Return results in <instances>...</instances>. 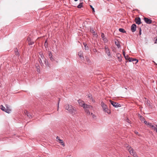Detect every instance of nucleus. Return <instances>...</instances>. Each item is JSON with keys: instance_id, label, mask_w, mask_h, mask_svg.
I'll return each mask as SVG.
<instances>
[{"instance_id": "f257e3e1", "label": "nucleus", "mask_w": 157, "mask_h": 157, "mask_svg": "<svg viewBox=\"0 0 157 157\" xmlns=\"http://www.w3.org/2000/svg\"><path fill=\"white\" fill-rule=\"evenodd\" d=\"M65 109L67 110L72 115H74L76 113V109L74 107H73L71 105L67 104L64 106Z\"/></svg>"}, {"instance_id": "f03ea898", "label": "nucleus", "mask_w": 157, "mask_h": 157, "mask_svg": "<svg viewBox=\"0 0 157 157\" xmlns=\"http://www.w3.org/2000/svg\"><path fill=\"white\" fill-rule=\"evenodd\" d=\"M93 107L92 106L86 104L83 107V108L85 112L88 115H90V112L89 111V109H91Z\"/></svg>"}, {"instance_id": "7ed1b4c3", "label": "nucleus", "mask_w": 157, "mask_h": 157, "mask_svg": "<svg viewBox=\"0 0 157 157\" xmlns=\"http://www.w3.org/2000/svg\"><path fill=\"white\" fill-rule=\"evenodd\" d=\"M109 101L111 104L115 107L117 108L118 107H121V105L120 104H119L118 103L116 102H114L111 100H110Z\"/></svg>"}, {"instance_id": "20e7f679", "label": "nucleus", "mask_w": 157, "mask_h": 157, "mask_svg": "<svg viewBox=\"0 0 157 157\" xmlns=\"http://www.w3.org/2000/svg\"><path fill=\"white\" fill-rule=\"evenodd\" d=\"M0 109L3 111H5L6 113H9L10 112V109L9 107H6V108L3 106L2 105L0 106Z\"/></svg>"}, {"instance_id": "39448f33", "label": "nucleus", "mask_w": 157, "mask_h": 157, "mask_svg": "<svg viewBox=\"0 0 157 157\" xmlns=\"http://www.w3.org/2000/svg\"><path fill=\"white\" fill-rule=\"evenodd\" d=\"M78 102L79 104V105L81 107H83L86 105L84 103V102L81 99H79L78 101Z\"/></svg>"}, {"instance_id": "423d86ee", "label": "nucleus", "mask_w": 157, "mask_h": 157, "mask_svg": "<svg viewBox=\"0 0 157 157\" xmlns=\"http://www.w3.org/2000/svg\"><path fill=\"white\" fill-rule=\"evenodd\" d=\"M135 21L136 23L138 25H140L141 23V19L139 17L135 18Z\"/></svg>"}, {"instance_id": "0eeeda50", "label": "nucleus", "mask_w": 157, "mask_h": 157, "mask_svg": "<svg viewBox=\"0 0 157 157\" xmlns=\"http://www.w3.org/2000/svg\"><path fill=\"white\" fill-rule=\"evenodd\" d=\"M144 20L145 22L147 24H150L152 23V20L146 17H145L144 18Z\"/></svg>"}, {"instance_id": "6e6552de", "label": "nucleus", "mask_w": 157, "mask_h": 157, "mask_svg": "<svg viewBox=\"0 0 157 157\" xmlns=\"http://www.w3.org/2000/svg\"><path fill=\"white\" fill-rule=\"evenodd\" d=\"M136 25L135 24H132L131 26V30L132 32H135L136 30Z\"/></svg>"}, {"instance_id": "1a4fd4ad", "label": "nucleus", "mask_w": 157, "mask_h": 157, "mask_svg": "<svg viewBox=\"0 0 157 157\" xmlns=\"http://www.w3.org/2000/svg\"><path fill=\"white\" fill-rule=\"evenodd\" d=\"M147 125L149 126V127L151 128L152 129H154L155 130V129H156V127L157 128V125H154L153 124H152L151 123H148Z\"/></svg>"}, {"instance_id": "9d476101", "label": "nucleus", "mask_w": 157, "mask_h": 157, "mask_svg": "<svg viewBox=\"0 0 157 157\" xmlns=\"http://www.w3.org/2000/svg\"><path fill=\"white\" fill-rule=\"evenodd\" d=\"M101 36L104 42L106 43L107 42L108 40L106 37L105 36L104 33H101Z\"/></svg>"}, {"instance_id": "9b49d317", "label": "nucleus", "mask_w": 157, "mask_h": 157, "mask_svg": "<svg viewBox=\"0 0 157 157\" xmlns=\"http://www.w3.org/2000/svg\"><path fill=\"white\" fill-rule=\"evenodd\" d=\"M131 155H132L134 157H138V155L136 153V152L133 150V149L132 150L131 153H130Z\"/></svg>"}, {"instance_id": "f8f14e48", "label": "nucleus", "mask_w": 157, "mask_h": 157, "mask_svg": "<svg viewBox=\"0 0 157 157\" xmlns=\"http://www.w3.org/2000/svg\"><path fill=\"white\" fill-rule=\"evenodd\" d=\"M114 42L115 44L117 45V46L118 48H119L121 47V45L120 44V42L117 39H115L114 40Z\"/></svg>"}, {"instance_id": "ddd939ff", "label": "nucleus", "mask_w": 157, "mask_h": 157, "mask_svg": "<svg viewBox=\"0 0 157 157\" xmlns=\"http://www.w3.org/2000/svg\"><path fill=\"white\" fill-rule=\"evenodd\" d=\"M117 57L119 61L121 62L122 60L121 55L119 53L117 54Z\"/></svg>"}, {"instance_id": "4468645a", "label": "nucleus", "mask_w": 157, "mask_h": 157, "mask_svg": "<svg viewBox=\"0 0 157 157\" xmlns=\"http://www.w3.org/2000/svg\"><path fill=\"white\" fill-rule=\"evenodd\" d=\"M105 52L108 56H110V53L109 51V49L108 47H105Z\"/></svg>"}, {"instance_id": "2eb2a0df", "label": "nucleus", "mask_w": 157, "mask_h": 157, "mask_svg": "<svg viewBox=\"0 0 157 157\" xmlns=\"http://www.w3.org/2000/svg\"><path fill=\"white\" fill-rule=\"evenodd\" d=\"M134 61H136V62L135 63V64H136L138 62V60L136 59L133 58L131 57L130 58V60H129V61L130 62Z\"/></svg>"}, {"instance_id": "dca6fc26", "label": "nucleus", "mask_w": 157, "mask_h": 157, "mask_svg": "<svg viewBox=\"0 0 157 157\" xmlns=\"http://www.w3.org/2000/svg\"><path fill=\"white\" fill-rule=\"evenodd\" d=\"M126 147L127 150H128L130 153H131V151L132 150L133 148L131 147V146L128 144L126 145Z\"/></svg>"}, {"instance_id": "f3484780", "label": "nucleus", "mask_w": 157, "mask_h": 157, "mask_svg": "<svg viewBox=\"0 0 157 157\" xmlns=\"http://www.w3.org/2000/svg\"><path fill=\"white\" fill-rule=\"evenodd\" d=\"M103 110L104 112L107 113L108 114H109L110 113V110L107 107L105 108Z\"/></svg>"}, {"instance_id": "a211bd4d", "label": "nucleus", "mask_w": 157, "mask_h": 157, "mask_svg": "<svg viewBox=\"0 0 157 157\" xmlns=\"http://www.w3.org/2000/svg\"><path fill=\"white\" fill-rule=\"evenodd\" d=\"M101 105L103 109L107 107V105L102 101L101 102Z\"/></svg>"}, {"instance_id": "6ab92c4d", "label": "nucleus", "mask_w": 157, "mask_h": 157, "mask_svg": "<svg viewBox=\"0 0 157 157\" xmlns=\"http://www.w3.org/2000/svg\"><path fill=\"white\" fill-rule=\"evenodd\" d=\"M14 52L15 53V54L18 56H19L20 55L19 53L18 52V49L17 48H15L14 49Z\"/></svg>"}, {"instance_id": "aec40b11", "label": "nucleus", "mask_w": 157, "mask_h": 157, "mask_svg": "<svg viewBox=\"0 0 157 157\" xmlns=\"http://www.w3.org/2000/svg\"><path fill=\"white\" fill-rule=\"evenodd\" d=\"M119 30L120 32L123 33H126V31L123 28L119 29Z\"/></svg>"}, {"instance_id": "412c9836", "label": "nucleus", "mask_w": 157, "mask_h": 157, "mask_svg": "<svg viewBox=\"0 0 157 157\" xmlns=\"http://www.w3.org/2000/svg\"><path fill=\"white\" fill-rule=\"evenodd\" d=\"M58 142H59V143L61 144V145L63 147L65 146L64 143L62 140L60 139V140H59V141Z\"/></svg>"}, {"instance_id": "4be33fe9", "label": "nucleus", "mask_w": 157, "mask_h": 157, "mask_svg": "<svg viewBox=\"0 0 157 157\" xmlns=\"http://www.w3.org/2000/svg\"><path fill=\"white\" fill-rule=\"evenodd\" d=\"M78 55L79 56V57L82 58L83 57L82 56V52L81 51H80L78 53Z\"/></svg>"}, {"instance_id": "5701e85b", "label": "nucleus", "mask_w": 157, "mask_h": 157, "mask_svg": "<svg viewBox=\"0 0 157 157\" xmlns=\"http://www.w3.org/2000/svg\"><path fill=\"white\" fill-rule=\"evenodd\" d=\"M44 63L47 66H49V63L47 59H45V60L44 61Z\"/></svg>"}, {"instance_id": "b1692460", "label": "nucleus", "mask_w": 157, "mask_h": 157, "mask_svg": "<svg viewBox=\"0 0 157 157\" xmlns=\"http://www.w3.org/2000/svg\"><path fill=\"white\" fill-rule=\"evenodd\" d=\"M83 2H81L78 6L77 7L78 8H81L83 7Z\"/></svg>"}, {"instance_id": "393cba45", "label": "nucleus", "mask_w": 157, "mask_h": 157, "mask_svg": "<svg viewBox=\"0 0 157 157\" xmlns=\"http://www.w3.org/2000/svg\"><path fill=\"white\" fill-rule=\"evenodd\" d=\"M125 59L126 60H127L129 61V60H130V59L131 57H130L128 55H126L125 56H124Z\"/></svg>"}, {"instance_id": "a878e982", "label": "nucleus", "mask_w": 157, "mask_h": 157, "mask_svg": "<svg viewBox=\"0 0 157 157\" xmlns=\"http://www.w3.org/2000/svg\"><path fill=\"white\" fill-rule=\"evenodd\" d=\"M48 43L47 42V40H46L44 43V47H45L46 48H47V47H48Z\"/></svg>"}, {"instance_id": "bb28decb", "label": "nucleus", "mask_w": 157, "mask_h": 157, "mask_svg": "<svg viewBox=\"0 0 157 157\" xmlns=\"http://www.w3.org/2000/svg\"><path fill=\"white\" fill-rule=\"evenodd\" d=\"M35 66L36 67V68L37 69V72H40V69H39V66L38 65H36Z\"/></svg>"}, {"instance_id": "cd10ccee", "label": "nucleus", "mask_w": 157, "mask_h": 157, "mask_svg": "<svg viewBox=\"0 0 157 157\" xmlns=\"http://www.w3.org/2000/svg\"><path fill=\"white\" fill-rule=\"evenodd\" d=\"M140 120L142 122L144 121L145 120V118L142 116H140Z\"/></svg>"}, {"instance_id": "c85d7f7f", "label": "nucleus", "mask_w": 157, "mask_h": 157, "mask_svg": "<svg viewBox=\"0 0 157 157\" xmlns=\"http://www.w3.org/2000/svg\"><path fill=\"white\" fill-rule=\"evenodd\" d=\"M39 62L40 63L41 65L42 66H43V63H42V60L40 58V59H39Z\"/></svg>"}, {"instance_id": "c756f323", "label": "nucleus", "mask_w": 157, "mask_h": 157, "mask_svg": "<svg viewBox=\"0 0 157 157\" xmlns=\"http://www.w3.org/2000/svg\"><path fill=\"white\" fill-rule=\"evenodd\" d=\"M34 42L33 41L31 40L28 43V44L29 45H31L34 44Z\"/></svg>"}, {"instance_id": "7c9ffc66", "label": "nucleus", "mask_w": 157, "mask_h": 157, "mask_svg": "<svg viewBox=\"0 0 157 157\" xmlns=\"http://www.w3.org/2000/svg\"><path fill=\"white\" fill-rule=\"evenodd\" d=\"M90 32L92 33H94L95 32V31L93 28H90Z\"/></svg>"}, {"instance_id": "2f4dec72", "label": "nucleus", "mask_w": 157, "mask_h": 157, "mask_svg": "<svg viewBox=\"0 0 157 157\" xmlns=\"http://www.w3.org/2000/svg\"><path fill=\"white\" fill-rule=\"evenodd\" d=\"M90 8L92 9V12L93 13H94L95 12V10H94V8L92 6H91V5H90Z\"/></svg>"}, {"instance_id": "473e14b6", "label": "nucleus", "mask_w": 157, "mask_h": 157, "mask_svg": "<svg viewBox=\"0 0 157 157\" xmlns=\"http://www.w3.org/2000/svg\"><path fill=\"white\" fill-rule=\"evenodd\" d=\"M125 121L129 124H131V121L128 118H127L125 120Z\"/></svg>"}, {"instance_id": "72a5a7b5", "label": "nucleus", "mask_w": 157, "mask_h": 157, "mask_svg": "<svg viewBox=\"0 0 157 157\" xmlns=\"http://www.w3.org/2000/svg\"><path fill=\"white\" fill-rule=\"evenodd\" d=\"M48 52H49L48 56H49V57H50L52 56L51 52H50V51H48Z\"/></svg>"}, {"instance_id": "f704fd0d", "label": "nucleus", "mask_w": 157, "mask_h": 157, "mask_svg": "<svg viewBox=\"0 0 157 157\" xmlns=\"http://www.w3.org/2000/svg\"><path fill=\"white\" fill-rule=\"evenodd\" d=\"M49 58L51 61H53L54 60V58L52 57V56L50 57Z\"/></svg>"}, {"instance_id": "c9c22d12", "label": "nucleus", "mask_w": 157, "mask_h": 157, "mask_svg": "<svg viewBox=\"0 0 157 157\" xmlns=\"http://www.w3.org/2000/svg\"><path fill=\"white\" fill-rule=\"evenodd\" d=\"M27 116L29 117V118L32 117V114H30L29 113V114L27 115Z\"/></svg>"}, {"instance_id": "e433bc0d", "label": "nucleus", "mask_w": 157, "mask_h": 157, "mask_svg": "<svg viewBox=\"0 0 157 157\" xmlns=\"http://www.w3.org/2000/svg\"><path fill=\"white\" fill-rule=\"evenodd\" d=\"M27 40L28 41V43L29 41H31V39L30 37H28L27 39Z\"/></svg>"}, {"instance_id": "4c0bfd02", "label": "nucleus", "mask_w": 157, "mask_h": 157, "mask_svg": "<svg viewBox=\"0 0 157 157\" xmlns=\"http://www.w3.org/2000/svg\"><path fill=\"white\" fill-rule=\"evenodd\" d=\"M24 112V113H25V114L26 115H28V114H29V112H28V111L27 110H25Z\"/></svg>"}, {"instance_id": "58836bf2", "label": "nucleus", "mask_w": 157, "mask_h": 157, "mask_svg": "<svg viewBox=\"0 0 157 157\" xmlns=\"http://www.w3.org/2000/svg\"><path fill=\"white\" fill-rule=\"evenodd\" d=\"M139 29V34H140V35H141V29L140 28Z\"/></svg>"}, {"instance_id": "ea45409f", "label": "nucleus", "mask_w": 157, "mask_h": 157, "mask_svg": "<svg viewBox=\"0 0 157 157\" xmlns=\"http://www.w3.org/2000/svg\"><path fill=\"white\" fill-rule=\"evenodd\" d=\"M88 97L90 99H91V98H92L93 97L92 95L89 94L88 95Z\"/></svg>"}, {"instance_id": "a19ab883", "label": "nucleus", "mask_w": 157, "mask_h": 157, "mask_svg": "<svg viewBox=\"0 0 157 157\" xmlns=\"http://www.w3.org/2000/svg\"><path fill=\"white\" fill-rule=\"evenodd\" d=\"M85 49L86 50H88L89 49V47H88V46H85Z\"/></svg>"}, {"instance_id": "79ce46f5", "label": "nucleus", "mask_w": 157, "mask_h": 157, "mask_svg": "<svg viewBox=\"0 0 157 157\" xmlns=\"http://www.w3.org/2000/svg\"><path fill=\"white\" fill-rule=\"evenodd\" d=\"M56 139H57V141H59V140H60V139H59V137L58 136H57V137H56Z\"/></svg>"}, {"instance_id": "37998d69", "label": "nucleus", "mask_w": 157, "mask_h": 157, "mask_svg": "<svg viewBox=\"0 0 157 157\" xmlns=\"http://www.w3.org/2000/svg\"><path fill=\"white\" fill-rule=\"evenodd\" d=\"M123 56H126L125 53L123 50Z\"/></svg>"}, {"instance_id": "c03bdc74", "label": "nucleus", "mask_w": 157, "mask_h": 157, "mask_svg": "<svg viewBox=\"0 0 157 157\" xmlns=\"http://www.w3.org/2000/svg\"><path fill=\"white\" fill-rule=\"evenodd\" d=\"M91 115H92V117L93 118H94V117H95V116L94 115L93 113H91Z\"/></svg>"}, {"instance_id": "a18cd8bd", "label": "nucleus", "mask_w": 157, "mask_h": 157, "mask_svg": "<svg viewBox=\"0 0 157 157\" xmlns=\"http://www.w3.org/2000/svg\"><path fill=\"white\" fill-rule=\"evenodd\" d=\"M144 123L146 125H147V123H148L147 121H144Z\"/></svg>"}, {"instance_id": "49530a36", "label": "nucleus", "mask_w": 157, "mask_h": 157, "mask_svg": "<svg viewBox=\"0 0 157 157\" xmlns=\"http://www.w3.org/2000/svg\"><path fill=\"white\" fill-rule=\"evenodd\" d=\"M40 56H41V58L42 59H43V58L44 57V55H43V54H41V55H40Z\"/></svg>"}, {"instance_id": "de8ad7c7", "label": "nucleus", "mask_w": 157, "mask_h": 157, "mask_svg": "<svg viewBox=\"0 0 157 157\" xmlns=\"http://www.w3.org/2000/svg\"><path fill=\"white\" fill-rule=\"evenodd\" d=\"M91 101L94 102H95V100L93 98V97L92 98H91V99H90Z\"/></svg>"}, {"instance_id": "09e8293b", "label": "nucleus", "mask_w": 157, "mask_h": 157, "mask_svg": "<svg viewBox=\"0 0 157 157\" xmlns=\"http://www.w3.org/2000/svg\"><path fill=\"white\" fill-rule=\"evenodd\" d=\"M93 52H97V50L95 48L94 49H93Z\"/></svg>"}, {"instance_id": "8fccbe9b", "label": "nucleus", "mask_w": 157, "mask_h": 157, "mask_svg": "<svg viewBox=\"0 0 157 157\" xmlns=\"http://www.w3.org/2000/svg\"><path fill=\"white\" fill-rule=\"evenodd\" d=\"M87 60V62H88V63H91V61H90V60H89V59H88Z\"/></svg>"}, {"instance_id": "3c124183", "label": "nucleus", "mask_w": 157, "mask_h": 157, "mask_svg": "<svg viewBox=\"0 0 157 157\" xmlns=\"http://www.w3.org/2000/svg\"><path fill=\"white\" fill-rule=\"evenodd\" d=\"M155 43H157V37L155 40Z\"/></svg>"}, {"instance_id": "603ef678", "label": "nucleus", "mask_w": 157, "mask_h": 157, "mask_svg": "<svg viewBox=\"0 0 157 157\" xmlns=\"http://www.w3.org/2000/svg\"><path fill=\"white\" fill-rule=\"evenodd\" d=\"M83 45H84V47L86 46L87 45H86V43H83Z\"/></svg>"}, {"instance_id": "864d4df0", "label": "nucleus", "mask_w": 157, "mask_h": 157, "mask_svg": "<svg viewBox=\"0 0 157 157\" xmlns=\"http://www.w3.org/2000/svg\"><path fill=\"white\" fill-rule=\"evenodd\" d=\"M94 35L95 36H98V35H97V34H94Z\"/></svg>"}, {"instance_id": "5fc2aeb1", "label": "nucleus", "mask_w": 157, "mask_h": 157, "mask_svg": "<svg viewBox=\"0 0 157 157\" xmlns=\"http://www.w3.org/2000/svg\"><path fill=\"white\" fill-rule=\"evenodd\" d=\"M135 133L136 134H138V132H135Z\"/></svg>"}, {"instance_id": "6e6d98bb", "label": "nucleus", "mask_w": 157, "mask_h": 157, "mask_svg": "<svg viewBox=\"0 0 157 157\" xmlns=\"http://www.w3.org/2000/svg\"><path fill=\"white\" fill-rule=\"evenodd\" d=\"M155 130H156V132L157 133V127H156V129H155Z\"/></svg>"}, {"instance_id": "4d7b16f0", "label": "nucleus", "mask_w": 157, "mask_h": 157, "mask_svg": "<svg viewBox=\"0 0 157 157\" xmlns=\"http://www.w3.org/2000/svg\"><path fill=\"white\" fill-rule=\"evenodd\" d=\"M147 105H150V104L149 103H148V104H147Z\"/></svg>"}, {"instance_id": "13d9d810", "label": "nucleus", "mask_w": 157, "mask_h": 157, "mask_svg": "<svg viewBox=\"0 0 157 157\" xmlns=\"http://www.w3.org/2000/svg\"><path fill=\"white\" fill-rule=\"evenodd\" d=\"M78 0H74L75 2L77 1Z\"/></svg>"}, {"instance_id": "bf43d9fd", "label": "nucleus", "mask_w": 157, "mask_h": 157, "mask_svg": "<svg viewBox=\"0 0 157 157\" xmlns=\"http://www.w3.org/2000/svg\"><path fill=\"white\" fill-rule=\"evenodd\" d=\"M59 102H58V107H59Z\"/></svg>"}, {"instance_id": "052dcab7", "label": "nucleus", "mask_w": 157, "mask_h": 157, "mask_svg": "<svg viewBox=\"0 0 157 157\" xmlns=\"http://www.w3.org/2000/svg\"><path fill=\"white\" fill-rule=\"evenodd\" d=\"M127 62H128V61H126V63H127Z\"/></svg>"}, {"instance_id": "680f3d73", "label": "nucleus", "mask_w": 157, "mask_h": 157, "mask_svg": "<svg viewBox=\"0 0 157 157\" xmlns=\"http://www.w3.org/2000/svg\"><path fill=\"white\" fill-rule=\"evenodd\" d=\"M128 157H132V156H128Z\"/></svg>"}]
</instances>
